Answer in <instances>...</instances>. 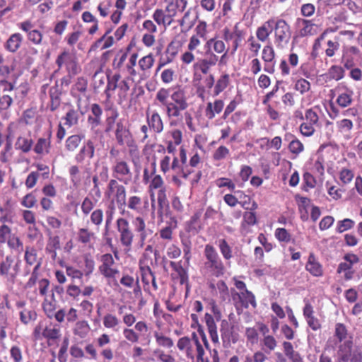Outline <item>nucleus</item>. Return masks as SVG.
I'll return each mask as SVG.
<instances>
[{
    "label": "nucleus",
    "instance_id": "1",
    "mask_svg": "<svg viewBox=\"0 0 362 362\" xmlns=\"http://www.w3.org/2000/svg\"><path fill=\"white\" fill-rule=\"evenodd\" d=\"M337 357V362H362V347L346 340L338 346Z\"/></svg>",
    "mask_w": 362,
    "mask_h": 362
},
{
    "label": "nucleus",
    "instance_id": "2",
    "mask_svg": "<svg viewBox=\"0 0 362 362\" xmlns=\"http://www.w3.org/2000/svg\"><path fill=\"white\" fill-rule=\"evenodd\" d=\"M204 255L207 259L204 264L205 267L210 269L216 277L223 275L224 266L215 248L211 245H206L204 249Z\"/></svg>",
    "mask_w": 362,
    "mask_h": 362
},
{
    "label": "nucleus",
    "instance_id": "3",
    "mask_svg": "<svg viewBox=\"0 0 362 362\" xmlns=\"http://www.w3.org/2000/svg\"><path fill=\"white\" fill-rule=\"evenodd\" d=\"M117 229L119 233L121 244L129 250L133 242L134 233L129 221L124 218H118L117 220Z\"/></svg>",
    "mask_w": 362,
    "mask_h": 362
},
{
    "label": "nucleus",
    "instance_id": "4",
    "mask_svg": "<svg viewBox=\"0 0 362 362\" xmlns=\"http://www.w3.org/2000/svg\"><path fill=\"white\" fill-rule=\"evenodd\" d=\"M275 37L277 47H283V43L287 44L291 37L290 27L283 20H278L275 23Z\"/></svg>",
    "mask_w": 362,
    "mask_h": 362
},
{
    "label": "nucleus",
    "instance_id": "5",
    "mask_svg": "<svg viewBox=\"0 0 362 362\" xmlns=\"http://www.w3.org/2000/svg\"><path fill=\"white\" fill-rule=\"evenodd\" d=\"M113 172L116 174V178L127 185L132 180V172L127 162L121 160H115L113 166Z\"/></svg>",
    "mask_w": 362,
    "mask_h": 362
},
{
    "label": "nucleus",
    "instance_id": "6",
    "mask_svg": "<svg viewBox=\"0 0 362 362\" xmlns=\"http://www.w3.org/2000/svg\"><path fill=\"white\" fill-rule=\"evenodd\" d=\"M115 135L116 141L119 145H130L132 141V134L129 129L122 120L118 121L116 124Z\"/></svg>",
    "mask_w": 362,
    "mask_h": 362
},
{
    "label": "nucleus",
    "instance_id": "7",
    "mask_svg": "<svg viewBox=\"0 0 362 362\" xmlns=\"http://www.w3.org/2000/svg\"><path fill=\"white\" fill-rule=\"evenodd\" d=\"M1 83L5 86L0 94V110H8L13 103V91L14 86L6 81H1Z\"/></svg>",
    "mask_w": 362,
    "mask_h": 362
},
{
    "label": "nucleus",
    "instance_id": "8",
    "mask_svg": "<svg viewBox=\"0 0 362 362\" xmlns=\"http://www.w3.org/2000/svg\"><path fill=\"white\" fill-rule=\"evenodd\" d=\"M95 155V145L93 139H88L81 148L79 153L76 156L75 159L77 162L83 161L87 156L89 158H93Z\"/></svg>",
    "mask_w": 362,
    "mask_h": 362
},
{
    "label": "nucleus",
    "instance_id": "9",
    "mask_svg": "<svg viewBox=\"0 0 362 362\" xmlns=\"http://www.w3.org/2000/svg\"><path fill=\"white\" fill-rule=\"evenodd\" d=\"M13 258L11 256H6L5 259L0 263V275L8 279L14 281L16 274H11Z\"/></svg>",
    "mask_w": 362,
    "mask_h": 362
},
{
    "label": "nucleus",
    "instance_id": "10",
    "mask_svg": "<svg viewBox=\"0 0 362 362\" xmlns=\"http://www.w3.org/2000/svg\"><path fill=\"white\" fill-rule=\"evenodd\" d=\"M220 332L221 339L223 342H230L231 341L235 343L236 339L233 336V326L231 325L226 320H223L221 323Z\"/></svg>",
    "mask_w": 362,
    "mask_h": 362
},
{
    "label": "nucleus",
    "instance_id": "11",
    "mask_svg": "<svg viewBox=\"0 0 362 362\" xmlns=\"http://www.w3.org/2000/svg\"><path fill=\"white\" fill-rule=\"evenodd\" d=\"M90 111L91 115L88 117V122L90 125L91 129H94L101 123L103 110L99 105L95 103L91 105Z\"/></svg>",
    "mask_w": 362,
    "mask_h": 362
},
{
    "label": "nucleus",
    "instance_id": "12",
    "mask_svg": "<svg viewBox=\"0 0 362 362\" xmlns=\"http://www.w3.org/2000/svg\"><path fill=\"white\" fill-rule=\"evenodd\" d=\"M23 41V37L20 33H14L12 34L9 38L7 40L5 44V48L12 52H16L19 47Z\"/></svg>",
    "mask_w": 362,
    "mask_h": 362
},
{
    "label": "nucleus",
    "instance_id": "13",
    "mask_svg": "<svg viewBox=\"0 0 362 362\" xmlns=\"http://www.w3.org/2000/svg\"><path fill=\"white\" fill-rule=\"evenodd\" d=\"M284 352L286 356L292 362H303L300 354L293 349L292 344L289 341L283 342Z\"/></svg>",
    "mask_w": 362,
    "mask_h": 362
},
{
    "label": "nucleus",
    "instance_id": "14",
    "mask_svg": "<svg viewBox=\"0 0 362 362\" xmlns=\"http://www.w3.org/2000/svg\"><path fill=\"white\" fill-rule=\"evenodd\" d=\"M306 269L313 276H320L322 275V267L320 264L316 261L315 257L313 253L309 255Z\"/></svg>",
    "mask_w": 362,
    "mask_h": 362
},
{
    "label": "nucleus",
    "instance_id": "15",
    "mask_svg": "<svg viewBox=\"0 0 362 362\" xmlns=\"http://www.w3.org/2000/svg\"><path fill=\"white\" fill-rule=\"evenodd\" d=\"M204 319L211 341L216 344L218 343L219 340L217 333V327L214 317L209 314H206Z\"/></svg>",
    "mask_w": 362,
    "mask_h": 362
},
{
    "label": "nucleus",
    "instance_id": "16",
    "mask_svg": "<svg viewBox=\"0 0 362 362\" xmlns=\"http://www.w3.org/2000/svg\"><path fill=\"white\" fill-rule=\"evenodd\" d=\"M135 227L136 230L139 233L140 240L141 245L144 244V240L146 238L152 233L151 230L146 229V224L144 219L141 217H136L135 218Z\"/></svg>",
    "mask_w": 362,
    "mask_h": 362
},
{
    "label": "nucleus",
    "instance_id": "17",
    "mask_svg": "<svg viewBox=\"0 0 362 362\" xmlns=\"http://www.w3.org/2000/svg\"><path fill=\"white\" fill-rule=\"evenodd\" d=\"M298 21L301 22L303 25V28L299 31L300 36L305 37L317 34V26L311 21L305 19L298 20Z\"/></svg>",
    "mask_w": 362,
    "mask_h": 362
},
{
    "label": "nucleus",
    "instance_id": "18",
    "mask_svg": "<svg viewBox=\"0 0 362 362\" xmlns=\"http://www.w3.org/2000/svg\"><path fill=\"white\" fill-rule=\"evenodd\" d=\"M223 107V102L221 100H217L214 104L208 103L206 109V115L209 119H213L215 116V113H220Z\"/></svg>",
    "mask_w": 362,
    "mask_h": 362
},
{
    "label": "nucleus",
    "instance_id": "19",
    "mask_svg": "<svg viewBox=\"0 0 362 362\" xmlns=\"http://www.w3.org/2000/svg\"><path fill=\"white\" fill-rule=\"evenodd\" d=\"M83 137V135L79 134L69 136L65 143L66 149L71 152L75 151L79 147Z\"/></svg>",
    "mask_w": 362,
    "mask_h": 362
},
{
    "label": "nucleus",
    "instance_id": "20",
    "mask_svg": "<svg viewBox=\"0 0 362 362\" xmlns=\"http://www.w3.org/2000/svg\"><path fill=\"white\" fill-rule=\"evenodd\" d=\"M170 97L173 100L172 103L173 105H179L180 107H182V106L186 107H188L187 98L184 90L178 89L177 90L174 91L170 95Z\"/></svg>",
    "mask_w": 362,
    "mask_h": 362
},
{
    "label": "nucleus",
    "instance_id": "21",
    "mask_svg": "<svg viewBox=\"0 0 362 362\" xmlns=\"http://www.w3.org/2000/svg\"><path fill=\"white\" fill-rule=\"evenodd\" d=\"M50 141L49 139L40 138L34 147V151L37 154L49 153Z\"/></svg>",
    "mask_w": 362,
    "mask_h": 362
},
{
    "label": "nucleus",
    "instance_id": "22",
    "mask_svg": "<svg viewBox=\"0 0 362 362\" xmlns=\"http://www.w3.org/2000/svg\"><path fill=\"white\" fill-rule=\"evenodd\" d=\"M274 21H269L262 27L259 28L257 31V37L261 41H265L272 30V24Z\"/></svg>",
    "mask_w": 362,
    "mask_h": 362
},
{
    "label": "nucleus",
    "instance_id": "23",
    "mask_svg": "<svg viewBox=\"0 0 362 362\" xmlns=\"http://www.w3.org/2000/svg\"><path fill=\"white\" fill-rule=\"evenodd\" d=\"M33 144V140L23 136H19L16 143V147L21 150L23 153H28L30 151Z\"/></svg>",
    "mask_w": 362,
    "mask_h": 362
},
{
    "label": "nucleus",
    "instance_id": "24",
    "mask_svg": "<svg viewBox=\"0 0 362 362\" xmlns=\"http://www.w3.org/2000/svg\"><path fill=\"white\" fill-rule=\"evenodd\" d=\"M234 296H238L240 299L242 298H244V300H242V303L245 308L247 307L248 303H250L254 308L256 307L255 296L247 289H245V292H242L241 294L235 292ZM234 298L235 296H233V298Z\"/></svg>",
    "mask_w": 362,
    "mask_h": 362
},
{
    "label": "nucleus",
    "instance_id": "25",
    "mask_svg": "<svg viewBox=\"0 0 362 362\" xmlns=\"http://www.w3.org/2000/svg\"><path fill=\"white\" fill-rule=\"evenodd\" d=\"M148 125L157 133L162 132L163 129V124L158 113L154 112L152 115L151 119H148Z\"/></svg>",
    "mask_w": 362,
    "mask_h": 362
},
{
    "label": "nucleus",
    "instance_id": "26",
    "mask_svg": "<svg viewBox=\"0 0 362 362\" xmlns=\"http://www.w3.org/2000/svg\"><path fill=\"white\" fill-rule=\"evenodd\" d=\"M60 93L57 88H52L49 90V95L51 98L50 110H56L60 105Z\"/></svg>",
    "mask_w": 362,
    "mask_h": 362
},
{
    "label": "nucleus",
    "instance_id": "27",
    "mask_svg": "<svg viewBox=\"0 0 362 362\" xmlns=\"http://www.w3.org/2000/svg\"><path fill=\"white\" fill-rule=\"evenodd\" d=\"M89 329L90 327L87 322L80 321L76 324V327L74 328V334L83 338L87 335Z\"/></svg>",
    "mask_w": 362,
    "mask_h": 362
},
{
    "label": "nucleus",
    "instance_id": "28",
    "mask_svg": "<svg viewBox=\"0 0 362 362\" xmlns=\"http://www.w3.org/2000/svg\"><path fill=\"white\" fill-rule=\"evenodd\" d=\"M114 196L118 205L126 204V189L123 185L119 184Z\"/></svg>",
    "mask_w": 362,
    "mask_h": 362
},
{
    "label": "nucleus",
    "instance_id": "29",
    "mask_svg": "<svg viewBox=\"0 0 362 362\" xmlns=\"http://www.w3.org/2000/svg\"><path fill=\"white\" fill-rule=\"evenodd\" d=\"M166 107V113L168 117H177L180 115V111L186 110L187 107H180L179 105H173V103L168 104Z\"/></svg>",
    "mask_w": 362,
    "mask_h": 362
},
{
    "label": "nucleus",
    "instance_id": "30",
    "mask_svg": "<svg viewBox=\"0 0 362 362\" xmlns=\"http://www.w3.org/2000/svg\"><path fill=\"white\" fill-rule=\"evenodd\" d=\"M119 323L118 318L112 314H107L103 317V325L106 328L114 329Z\"/></svg>",
    "mask_w": 362,
    "mask_h": 362
},
{
    "label": "nucleus",
    "instance_id": "31",
    "mask_svg": "<svg viewBox=\"0 0 362 362\" xmlns=\"http://www.w3.org/2000/svg\"><path fill=\"white\" fill-rule=\"evenodd\" d=\"M153 18L158 25H163L165 27L171 24V21L165 23V14L164 11L160 8H158L154 11Z\"/></svg>",
    "mask_w": 362,
    "mask_h": 362
},
{
    "label": "nucleus",
    "instance_id": "32",
    "mask_svg": "<svg viewBox=\"0 0 362 362\" xmlns=\"http://www.w3.org/2000/svg\"><path fill=\"white\" fill-rule=\"evenodd\" d=\"M94 237V233L87 228H81L78 232V238L82 243H88L91 238Z\"/></svg>",
    "mask_w": 362,
    "mask_h": 362
},
{
    "label": "nucleus",
    "instance_id": "33",
    "mask_svg": "<svg viewBox=\"0 0 362 362\" xmlns=\"http://www.w3.org/2000/svg\"><path fill=\"white\" fill-rule=\"evenodd\" d=\"M218 243L219 249L223 257L226 259H230L232 257V251L228 243L225 239L219 240Z\"/></svg>",
    "mask_w": 362,
    "mask_h": 362
},
{
    "label": "nucleus",
    "instance_id": "34",
    "mask_svg": "<svg viewBox=\"0 0 362 362\" xmlns=\"http://www.w3.org/2000/svg\"><path fill=\"white\" fill-rule=\"evenodd\" d=\"M202 214V211L199 210L194 213V214L192 216L189 222V230H194L197 233L201 229V226L199 224V221Z\"/></svg>",
    "mask_w": 362,
    "mask_h": 362
},
{
    "label": "nucleus",
    "instance_id": "35",
    "mask_svg": "<svg viewBox=\"0 0 362 362\" xmlns=\"http://www.w3.org/2000/svg\"><path fill=\"white\" fill-rule=\"evenodd\" d=\"M78 119V112L76 110L71 109L68 111V112L66 115V117H65L66 122H65L64 124L67 125L69 127H71V126L77 124Z\"/></svg>",
    "mask_w": 362,
    "mask_h": 362
},
{
    "label": "nucleus",
    "instance_id": "36",
    "mask_svg": "<svg viewBox=\"0 0 362 362\" xmlns=\"http://www.w3.org/2000/svg\"><path fill=\"white\" fill-rule=\"evenodd\" d=\"M153 62L154 59L153 58V56L151 54H148L147 56L142 57L139 60V65L142 71H146L148 70L153 66Z\"/></svg>",
    "mask_w": 362,
    "mask_h": 362
},
{
    "label": "nucleus",
    "instance_id": "37",
    "mask_svg": "<svg viewBox=\"0 0 362 362\" xmlns=\"http://www.w3.org/2000/svg\"><path fill=\"white\" fill-rule=\"evenodd\" d=\"M25 259L27 264L33 265L37 261V251L34 247H27L25 252Z\"/></svg>",
    "mask_w": 362,
    "mask_h": 362
},
{
    "label": "nucleus",
    "instance_id": "38",
    "mask_svg": "<svg viewBox=\"0 0 362 362\" xmlns=\"http://www.w3.org/2000/svg\"><path fill=\"white\" fill-rule=\"evenodd\" d=\"M11 233V228L6 224L3 223L0 225V243H4L8 241V243L11 245V241L8 240Z\"/></svg>",
    "mask_w": 362,
    "mask_h": 362
},
{
    "label": "nucleus",
    "instance_id": "39",
    "mask_svg": "<svg viewBox=\"0 0 362 362\" xmlns=\"http://www.w3.org/2000/svg\"><path fill=\"white\" fill-rule=\"evenodd\" d=\"M205 64L209 66H215L218 60V57L211 49H207L205 52L204 58L202 59Z\"/></svg>",
    "mask_w": 362,
    "mask_h": 362
},
{
    "label": "nucleus",
    "instance_id": "40",
    "mask_svg": "<svg viewBox=\"0 0 362 362\" xmlns=\"http://www.w3.org/2000/svg\"><path fill=\"white\" fill-rule=\"evenodd\" d=\"M177 53V48L174 45V43L173 42H170L168 45V47L166 49V54H167L166 62L160 64L158 69H160V66H163L165 64L171 62L173 60V59L175 58Z\"/></svg>",
    "mask_w": 362,
    "mask_h": 362
},
{
    "label": "nucleus",
    "instance_id": "41",
    "mask_svg": "<svg viewBox=\"0 0 362 362\" xmlns=\"http://www.w3.org/2000/svg\"><path fill=\"white\" fill-rule=\"evenodd\" d=\"M348 332L346 326L341 323H337L335 327V336L341 342L347 337Z\"/></svg>",
    "mask_w": 362,
    "mask_h": 362
},
{
    "label": "nucleus",
    "instance_id": "42",
    "mask_svg": "<svg viewBox=\"0 0 362 362\" xmlns=\"http://www.w3.org/2000/svg\"><path fill=\"white\" fill-rule=\"evenodd\" d=\"M170 95V91L168 89L161 88L156 93V99L164 106H167L170 104L168 101V98Z\"/></svg>",
    "mask_w": 362,
    "mask_h": 362
},
{
    "label": "nucleus",
    "instance_id": "43",
    "mask_svg": "<svg viewBox=\"0 0 362 362\" xmlns=\"http://www.w3.org/2000/svg\"><path fill=\"white\" fill-rule=\"evenodd\" d=\"M344 69L339 66H332L329 69L330 77L336 81H339L344 77Z\"/></svg>",
    "mask_w": 362,
    "mask_h": 362
},
{
    "label": "nucleus",
    "instance_id": "44",
    "mask_svg": "<svg viewBox=\"0 0 362 362\" xmlns=\"http://www.w3.org/2000/svg\"><path fill=\"white\" fill-rule=\"evenodd\" d=\"M274 51L271 46L267 45L264 47L262 50V59L265 62H272L274 58Z\"/></svg>",
    "mask_w": 362,
    "mask_h": 362
},
{
    "label": "nucleus",
    "instance_id": "45",
    "mask_svg": "<svg viewBox=\"0 0 362 362\" xmlns=\"http://www.w3.org/2000/svg\"><path fill=\"white\" fill-rule=\"evenodd\" d=\"M337 127L341 132H349L353 128V122L348 119H343L337 122Z\"/></svg>",
    "mask_w": 362,
    "mask_h": 362
},
{
    "label": "nucleus",
    "instance_id": "46",
    "mask_svg": "<svg viewBox=\"0 0 362 362\" xmlns=\"http://www.w3.org/2000/svg\"><path fill=\"white\" fill-rule=\"evenodd\" d=\"M155 337L157 343L162 346L170 348L173 346V341L168 337L159 335L158 333L155 334Z\"/></svg>",
    "mask_w": 362,
    "mask_h": 362
},
{
    "label": "nucleus",
    "instance_id": "47",
    "mask_svg": "<svg viewBox=\"0 0 362 362\" xmlns=\"http://www.w3.org/2000/svg\"><path fill=\"white\" fill-rule=\"evenodd\" d=\"M141 205V199L139 197L132 196L128 200V208L134 211H139Z\"/></svg>",
    "mask_w": 362,
    "mask_h": 362
},
{
    "label": "nucleus",
    "instance_id": "48",
    "mask_svg": "<svg viewBox=\"0 0 362 362\" xmlns=\"http://www.w3.org/2000/svg\"><path fill=\"white\" fill-rule=\"evenodd\" d=\"M118 117V112L115 110L112 111L111 115L108 116L106 119V128L105 132H110L113 129L114 124Z\"/></svg>",
    "mask_w": 362,
    "mask_h": 362
},
{
    "label": "nucleus",
    "instance_id": "49",
    "mask_svg": "<svg viewBox=\"0 0 362 362\" xmlns=\"http://www.w3.org/2000/svg\"><path fill=\"white\" fill-rule=\"evenodd\" d=\"M295 88L303 94L310 90V84L307 80L300 78L296 81Z\"/></svg>",
    "mask_w": 362,
    "mask_h": 362
},
{
    "label": "nucleus",
    "instance_id": "50",
    "mask_svg": "<svg viewBox=\"0 0 362 362\" xmlns=\"http://www.w3.org/2000/svg\"><path fill=\"white\" fill-rule=\"evenodd\" d=\"M42 335L48 339H56L59 337V330L57 328L46 327L42 332Z\"/></svg>",
    "mask_w": 362,
    "mask_h": 362
},
{
    "label": "nucleus",
    "instance_id": "51",
    "mask_svg": "<svg viewBox=\"0 0 362 362\" xmlns=\"http://www.w3.org/2000/svg\"><path fill=\"white\" fill-rule=\"evenodd\" d=\"M354 226V221L349 218H345L338 222L337 232L342 233Z\"/></svg>",
    "mask_w": 362,
    "mask_h": 362
},
{
    "label": "nucleus",
    "instance_id": "52",
    "mask_svg": "<svg viewBox=\"0 0 362 362\" xmlns=\"http://www.w3.org/2000/svg\"><path fill=\"white\" fill-rule=\"evenodd\" d=\"M289 150L294 154H298L303 151V144L298 139L292 140L288 146Z\"/></svg>",
    "mask_w": 362,
    "mask_h": 362
},
{
    "label": "nucleus",
    "instance_id": "53",
    "mask_svg": "<svg viewBox=\"0 0 362 362\" xmlns=\"http://www.w3.org/2000/svg\"><path fill=\"white\" fill-rule=\"evenodd\" d=\"M141 271L142 281L146 284H148L150 283L151 279L154 276L153 273L152 272L149 267H141Z\"/></svg>",
    "mask_w": 362,
    "mask_h": 362
},
{
    "label": "nucleus",
    "instance_id": "54",
    "mask_svg": "<svg viewBox=\"0 0 362 362\" xmlns=\"http://www.w3.org/2000/svg\"><path fill=\"white\" fill-rule=\"evenodd\" d=\"M229 153V150L223 146H219L214 153L213 158L216 160H220L226 158Z\"/></svg>",
    "mask_w": 362,
    "mask_h": 362
},
{
    "label": "nucleus",
    "instance_id": "55",
    "mask_svg": "<svg viewBox=\"0 0 362 362\" xmlns=\"http://www.w3.org/2000/svg\"><path fill=\"white\" fill-rule=\"evenodd\" d=\"M103 218V212L101 209H95L92 212L90 215L91 222L96 226H99L100 224H101Z\"/></svg>",
    "mask_w": 362,
    "mask_h": 362
},
{
    "label": "nucleus",
    "instance_id": "56",
    "mask_svg": "<svg viewBox=\"0 0 362 362\" xmlns=\"http://www.w3.org/2000/svg\"><path fill=\"white\" fill-rule=\"evenodd\" d=\"M196 30V35L197 37H199L200 38H202L204 40L206 39V23L204 21H201L197 25V26L195 28Z\"/></svg>",
    "mask_w": 362,
    "mask_h": 362
},
{
    "label": "nucleus",
    "instance_id": "57",
    "mask_svg": "<svg viewBox=\"0 0 362 362\" xmlns=\"http://www.w3.org/2000/svg\"><path fill=\"white\" fill-rule=\"evenodd\" d=\"M28 38L34 44L39 45L42 42V35L39 30H33V31L28 35Z\"/></svg>",
    "mask_w": 362,
    "mask_h": 362
},
{
    "label": "nucleus",
    "instance_id": "58",
    "mask_svg": "<svg viewBox=\"0 0 362 362\" xmlns=\"http://www.w3.org/2000/svg\"><path fill=\"white\" fill-rule=\"evenodd\" d=\"M275 235L280 241L288 242L291 240V235L285 228L276 229Z\"/></svg>",
    "mask_w": 362,
    "mask_h": 362
},
{
    "label": "nucleus",
    "instance_id": "59",
    "mask_svg": "<svg viewBox=\"0 0 362 362\" xmlns=\"http://www.w3.org/2000/svg\"><path fill=\"white\" fill-rule=\"evenodd\" d=\"M60 249V240L58 235L49 236L46 250Z\"/></svg>",
    "mask_w": 362,
    "mask_h": 362
},
{
    "label": "nucleus",
    "instance_id": "60",
    "mask_svg": "<svg viewBox=\"0 0 362 362\" xmlns=\"http://www.w3.org/2000/svg\"><path fill=\"white\" fill-rule=\"evenodd\" d=\"M263 344L269 351H273L277 345V341L274 337L267 335L264 337Z\"/></svg>",
    "mask_w": 362,
    "mask_h": 362
},
{
    "label": "nucleus",
    "instance_id": "61",
    "mask_svg": "<svg viewBox=\"0 0 362 362\" xmlns=\"http://www.w3.org/2000/svg\"><path fill=\"white\" fill-rule=\"evenodd\" d=\"M354 177V173L349 169H343L340 173V180L344 184L349 183Z\"/></svg>",
    "mask_w": 362,
    "mask_h": 362
},
{
    "label": "nucleus",
    "instance_id": "62",
    "mask_svg": "<svg viewBox=\"0 0 362 362\" xmlns=\"http://www.w3.org/2000/svg\"><path fill=\"white\" fill-rule=\"evenodd\" d=\"M127 57V52H123L122 51H120L117 54V56L115 57V58L113 61V66L115 68L119 69L122 66L124 62L126 60Z\"/></svg>",
    "mask_w": 362,
    "mask_h": 362
},
{
    "label": "nucleus",
    "instance_id": "63",
    "mask_svg": "<svg viewBox=\"0 0 362 362\" xmlns=\"http://www.w3.org/2000/svg\"><path fill=\"white\" fill-rule=\"evenodd\" d=\"M300 131L303 135L310 136L314 133L315 129L313 127V124L303 123L300 127Z\"/></svg>",
    "mask_w": 362,
    "mask_h": 362
},
{
    "label": "nucleus",
    "instance_id": "64",
    "mask_svg": "<svg viewBox=\"0 0 362 362\" xmlns=\"http://www.w3.org/2000/svg\"><path fill=\"white\" fill-rule=\"evenodd\" d=\"M94 204L91 199L86 197L81 204V209L84 214L88 215L93 209Z\"/></svg>",
    "mask_w": 362,
    "mask_h": 362
}]
</instances>
